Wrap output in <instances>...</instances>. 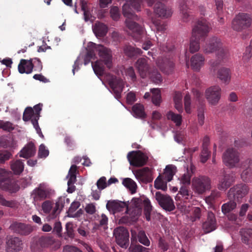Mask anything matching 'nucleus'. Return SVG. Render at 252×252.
I'll return each instance as SVG.
<instances>
[{
    "label": "nucleus",
    "instance_id": "338daca9",
    "mask_svg": "<svg viewBox=\"0 0 252 252\" xmlns=\"http://www.w3.org/2000/svg\"><path fill=\"white\" fill-rule=\"evenodd\" d=\"M125 72L126 75L130 77L132 81L134 82L136 80V76L133 67H128L126 69Z\"/></svg>",
    "mask_w": 252,
    "mask_h": 252
},
{
    "label": "nucleus",
    "instance_id": "b1692460",
    "mask_svg": "<svg viewBox=\"0 0 252 252\" xmlns=\"http://www.w3.org/2000/svg\"><path fill=\"white\" fill-rule=\"evenodd\" d=\"M192 0H181L179 4L180 13L183 21L187 22L189 20L190 7L192 4Z\"/></svg>",
    "mask_w": 252,
    "mask_h": 252
},
{
    "label": "nucleus",
    "instance_id": "79ce46f5",
    "mask_svg": "<svg viewBox=\"0 0 252 252\" xmlns=\"http://www.w3.org/2000/svg\"><path fill=\"white\" fill-rule=\"evenodd\" d=\"M148 76H149L151 80L156 84H159L162 81V78L161 75L158 71V69L155 68H153V69L151 70L149 74H148Z\"/></svg>",
    "mask_w": 252,
    "mask_h": 252
},
{
    "label": "nucleus",
    "instance_id": "1a4fd4ad",
    "mask_svg": "<svg viewBox=\"0 0 252 252\" xmlns=\"http://www.w3.org/2000/svg\"><path fill=\"white\" fill-rule=\"evenodd\" d=\"M127 158L130 165L135 167H142L145 165L148 160L147 156L141 151L129 152Z\"/></svg>",
    "mask_w": 252,
    "mask_h": 252
},
{
    "label": "nucleus",
    "instance_id": "0eeeda50",
    "mask_svg": "<svg viewBox=\"0 0 252 252\" xmlns=\"http://www.w3.org/2000/svg\"><path fill=\"white\" fill-rule=\"evenodd\" d=\"M192 187L195 192L202 194L211 188V179L207 176L199 175L192 180Z\"/></svg>",
    "mask_w": 252,
    "mask_h": 252
},
{
    "label": "nucleus",
    "instance_id": "f257e3e1",
    "mask_svg": "<svg viewBox=\"0 0 252 252\" xmlns=\"http://www.w3.org/2000/svg\"><path fill=\"white\" fill-rule=\"evenodd\" d=\"M141 2V0H128L123 6V15L126 18V26L130 31L129 34L136 41L141 39L144 31L142 26L135 21H139L140 18L133 12L132 8L140 11Z\"/></svg>",
    "mask_w": 252,
    "mask_h": 252
},
{
    "label": "nucleus",
    "instance_id": "7c9ffc66",
    "mask_svg": "<svg viewBox=\"0 0 252 252\" xmlns=\"http://www.w3.org/2000/svg\"><path fill=\"white\" fill-rule=\"evenodd\" d=\"M240 233L242 242L252 248V229H243Z\"/></svg>",
    "mask_w": 252,
    "mask_h": 252
},
{
    "label": "nucleus",
    "instance_id": "69168bd1",
    "mask_svg": "<svg viewBox=\"0 0 252 252\" xmlns=\"http://www.w3.org/2000/svg\"><path fill=\"white\" fill-rule=\"evenodd\" d=\"M96 186L99 189L102 190L107 187L106 178L103 176L100 177L96 182Z\"/></svg>",
    "mask_w": 252,
    "mask_h": 252
},
{
    "label": "nucleus",
    "instance_id": "a18cd8bd",
    "mask_svg": "<svg viewBox=\"0 0 252 252\" xmlns=\"http://www.w3.org/2000/svg\"><path fill=\"white\" fill-rule=\"evenodd\" d=\"M122 183L125 187L131 191L132 193H134L136 192V184L135 182L130 178H127L124 179Z\"/></svg>",
    "mask_w": 252,
    "mask_h": 252
},
{
    "label": "nucleus",
    "instance_id": "4468645a",
    "mask_svg": "<svg viewBox=\"0 0 252 252\" xmlns=\"http://www.w3.org/2000/svg\"><path fill=\"white\" fill-rule=\"evenodd\" d=\"M157 65L166 74L172 73L174 69L175 63L172 58L169 56L160 57L157 61Z\"/></svg>",
    "mask_w": 252,
    "mask_h": 252
},
{
    "label": "nucleus",
    "instance_id": "c756f323",
    "mask_svg": "<svg viewBox=\"0 0 252 252\" xmlns=\"http://www.w3.org/2000/svg\"><path fill=\"white\" fill-rule=\"evenodd\" d=\"M65 200L68 203L69 199H65V197H60L56 203L55 206L53 208V211L50 215L51 219L56 218L60 213L61 211L64 206Z\"/></svg>",
    "mask_w": 252,
    "mask_h": 252
},
{
    "label": "nucleus",
    "instance_id": "412c9836",
    "mask_svg": "<svg viewBox=\"0 0 252 252\" xmlns=\"http://www.w3.org/2000/svg\"><path fill=\"white\" fill-rule=\"evenodd\" d=\"M23 248V243L18 237H9L6 242L7 252H19Z\"/></svg>",
    "mask_w": 252,
    "mask_h": 252
},
{
    "label": "nucleus",
    "instance_id": "4d7b16f0",
    "mask_svg": "<svg viewBox=\"0 0 252 252\" xmlns=\"http://www.w3.org/2000/svg\"><path fill=\"white\" fill-rule=\"evenodd\" d=\"M198 122L200 126H202L204 123V106L203 104H201L200 107L198 109Z\"/></svg>",
    "mask_w": 252,
    "mask_h": 252
},
{
    "label": "nucleus",
    "instance_id": "aec40b11",
    "mask_svg": "<svg viewBox=\"0 0 252 252\" xmlns=\"http://www.w3.org/2000/svg\"><path fill=\"white\" fill-rule=\"evenodd\" d=\"M240 167L243 169L241 178L245 182L252 181V160L249 158L241 161Z\"/></svg>",
    "mask_w": 252,
    "mask_h": 252
},
{
    "label": "nucleus",
    "instance_id": "e2e57ef3",
    "mask_svg": "<svg viewBox=\"0 0 252 252\" xmlns=\"http://www.w3.org/2000/svg\"><path fill=\"white\" fill-rule=\"evenodd\" d=\"M184 105L186 112L190 114L191 113L190 109V96L189 94H186L184 97Z\"/></svg>",
    "mask_w": 252,
    "mask_h": 252
},
{
    "label": "nucleus",
    "instance_id": "c9c22d12",
    "mask_svg": "<svg viewBox=\"0 0 252 252\" xmlns=\"http://www.w3.org/2000/svg\"><path fill=\"white\" fill-rule=\"evenodd\" d=\"M93 31L97 37H102L106 34L108 29L105 24L98 22L95 23Z\"/></svg>",
    "mask_w": 252,
    "mask_h": 252
},
{
    "label": "nucleus",
    "instance_id": "5fc2aeb1",
    "mask_svg": "<svg viewBox=\"0 0 252 252\" xmlns=\"http://www.w3.org/2000/svg\"><path fill=\"white\" fill-rule=\"evenodd\" d=\"M65 234H66V236H65L64 238L65 239H67L66 236L68 237L73 238L74 237V232L73 228V224L71 222H68L66 223L65 225Z\"/></svg>",
    "mask_w": 252,
    "mask_h": 252
},
{
    "label": "nucleus",
    "instance_id": "0e129e2a",
    "mask_svg": "<svg viewBox=\"0 0 252 252\" xmlns=\"http://www.w3.org/2000/svg\"><path fill=\"white\" fill-rule=\"evenodd\" d=\"M11 154L7 150H0V163H3L5 161L8 160Z\"/></svg>",
    "mask_w": 252,
    "mask_h": 252
},
{
    "label": "nucleus",
    "instance_id": "37998d69",
    "mask_svg": "<svg viewBox=\"0 0 252 252\" xmlns=\"http://www.w3.org/2000/svg\"><path fill=\"white\" fill-rule=\"evenodd\" d=\"M166 117L168 120L172 121L177 126H180L182 124V117L180 114H175L172 111H169L166 114Z\"/></svg>",
    "mask_w": 252,
    "mask_h": 252
},
{
    "label": "nucleus",
    "instance_id": "a19ab883",
    "mask_svg": "<svg viewBox=\"0 0 252 252\" xmlns=\"http://www.w3.org/2000/svg\"><path fill=\"white\" fill-rule=\"evenodd\" d=\"M151 92L152 94V102L155 105L159 106L161 102V97L160 90L159 89H151Z\"/></svg>",
    "mask_w": 252,
    "mask_h": 252
},
{
    "label": "nucleus",
    "instance_id": "6ab92c4d",
    "mask_svg": "<svg viewBox=\"0 0 252 252\" xmlns=\"http://www.w3.org/2000/svg\"><path fill=\"white\" fill-rule=\"evenodd\" d=\"M205 94L209 102L211 105H216L220 98L221 89L217 86L211 87L206 90Z\"/></svg>",
    "mask_w": 252,
    "mask_h": 252
},
{
    "label": "nucleus",
    "instance_id": "864d4df0",
    "mask_svg": "<svg viewBox=\"0 0 252 252\" xmlns=\"http://www.w3.org/2000/svg\"><path fill=\"white\" fill-rule=\"evenodd\" d=\"M191 174L187 171L179 178L182 186H189L190 184Z\"/></svg>",
    "mask_w": 252,
    "mask_h": 252
},
{
    "label": "nucleus",
    "instance_id": "58836bf2",
    "mask_svg": "<svg viewBox=\"0 0 252 252\" xmlns=\"http://www.w3.org/2000/svg\"><path fill=\"white\" fill-rule=\"evenodd\" d=\"M168 182V181H166V180L163 178L162 175L160 174L155 181V188L157 189L165 191L167 189V183Z\"/></svg>",
    "mask_w": 252,
    "mask_h": 252
},
{
    "label": "nucleus",
    "instance_id": "9b49d317",
    "mask_svg": "<svg viewBox=\"0 0 252 252\" xmlns=\"http://www.w3.org/2000/svg\"><path fill=\"white\" fill-rule=\"evenodd\" d=\"M52 190L43 184H40L31 193V197L35 202L41 201L51 197Z\"/></svg>",
    "mask_w": 252,
    "mask_h": 252
},
{
    "label": "nucleus",
    "instance_id": "bf43d9fd",
    "mask_svg": "<svg viewBox=\"0 0 252 252\" xmlns=\"http://www.w3.org/2000/svg\"><path fill=\"white\" fill-rule=\"evenodd\" d=\"M41 207L44 213L49 214L53 208V204L51 201L46 200L43 202Z\"/></svg>",
    "mask_w": 252,
    "mask_h": 252
},
{
    "label": "nucleus",
    "instance_id": "2eb2a0df",
    "mask_svg": "<svg viewBox=\"0 0 252 252\" xmlns=\"http://www.w3.org/2000/svg\"><path fill=\"white\" fill-rule=\"evenodd\" d=\"M155 197L160 206L163 209L168 211H171L175 209L174 201L169 195L162 194L160 192L158 191L156 193Z\"/></svg>",
    "mask_w": 252,
    "mask_h": 252
},
{
    "label": "nucleus",
    "instance_id": "f704fd0d",
    "mask_svg": "<svg viewBox=\"0 0 252 252\" xmlns=\"http://www.w3.org/2000/svg\"><path fill=\"white\" fill-rule=\"evenodd\" d=\"M132 114L138 118L144 119L146 117L144 106L140 103H136L132 107Z\"/></svg>",
    "mask_w": 252,
    "mask_h": 252
},
{
    "label": "nucleus",
    "instance_id": "13d9d810",
    "mask_svg": "<svg viewBox=\"0 0 252 252\" xmlns=\"http://www.w3.org/2000/svg\"><path fill=\"white\" fill-rule=\"evenodd\" d=\"M158 246L164 252L167 251L169 248L168 243L162 237H160L158 239Z\"/></svg>",
    "mask_w": 252,
    "mask_h": 252
},
{
    "label": "nucleus",
    "instance_id": "ddd939ff",
    "mask_svg": "<svg viewBox=\"0 0 252 252\" xmlns=\"http://www.w3.org/2000/svg\"><path fill=\"white\" fill-rule=\"evenodd\" d=\"M114 235L116 243L122 248H126L129 245V233L123 226H119L114 230Z\"/></svg>",
    "mask_w": 252,
    "mask_h": 252
},
{
    "label": "nucleus",
    "instance_id": "2f4dec72",
    "mask_svg": "<svg viewBox=\"0 0 252 252\" xmlns=\"http://www.w3.org/2000/svg\"><path fill=\"white\" fill-rule=\"evenodd\" d=\"M217 76L221 82L228 84L231 79L230 70L226 67H221L218 71Z\"/></svg>",
    "mask_w": 252,
    "mask_h": 252
},
{
    "label": "nucleus",
    "instance_id": "f8f14e48",
    "mask_svg": "<svg viewBox=\"0 0 252 252\" xmlns=\"http://www.w3.org/2000/svg\"><path fill=\"white\" fill-rule=\"evenodd\" d=\"M222 159L225 165L230 168H233L240 161L239 154L234 148H228L223 153Z\"/></svg>",
    "mask_w": 252,
    "mask_h": 252
},
{
    "label": "nucleus",
    "instance_id": "4be33fe9",
    "mask_svg": "<svg viewBox=\"0 0 252 252\" xmlns=\"http://www.w3.org/2000/svg\"><path fill=\"white\" fill-rule=\"evenodd\" d=\"M109 85L112 89L115 97L117 99L120 98L124 87V82L123 80L121 78L112 75L109 80Z\"/></svg>",
    "mask_w": 252,
    "mask_h": 252
},
{
    "label": "nucleus",
    "instance_id": "c03bdc74",
    "mask_svg": "<svg viewBox=\"0 0 252 252\" xmlns=\"http://www.w3.org/2000/svg\"><path fill=\"white\" fill-rule=\"evenodd\" d=\"M77 167L75 165H72L68 172V176L69 178L67 182L68 186L73 184L76 181V171Z\"/></svg>",
    "mask_w": 252,
    "mask_h": 252
},
{
    "label": "nucleus",
    "instance_id": "603ef678",
    "mask_svg": "<svg viewBox=\"0 0 252 252\" xmlns=\"http://www.w3.org/2000/svg\"><path fill=\"white\" fill-rule=\"evenodd\" d=\"M0 128L4 131L11 132L14 129L15 126L10 122L0 120Z\"/></svg>",
    "mask_w": 252,
    "mask_h": 252
},
{
    "label": "nucleus",
    "instance_id": "9d476101",
    "mask_svg": "<svg viewBox=\"0 0 252 252\" xmlns=\"http://www.w3.org/2000/svg\"><path fill=\"white\" fill-rule=\"evenodd\" d=\"M249 191L248 186L245 184L241 183L230 188L228 192L227 196L229 199H234L239 201L248 193Z\"/></svg>",
    "mask_w": 252,
    "mask_h": 252
},
{
    "label": "nucleus",
    "instance_id": "f3484780",
    "mask_svg": "<svg viewBox=\"0 0 252 252\" xmlns=\"http://www.w3.org/2000/svg\"><path fill=\"white\" fill-rule=\"evenodd\" d=\"M135 67L137 69L141 77H147L153 69L148 63V58H139L135 63Z\"/></svg>",
    "mask_w": 252,
    "mask_h": 252
},
{
    "label": "nucleus",
    "instance_id": "ea45409f",
    "mask_svg": "<svg viewBox=\"0 0 252 252\" xmlns=\"http://www.w3.org/2000/svg\"><path fill=\"white\" fill-rule=\"evenodd\" d=\"M236 203L234 200H230L221 206V211L224 215L229 214L236 208Z\"/></svg>",
    "mask_w": 252,
    "mask_h": 252
},
{
    "label": "nucleus",
    "instance_id": "473e14b6",
    "mask_svg": "<svg viewBox=\"0 0 252 252\" xmlns=\"http://www.w3.org/2000/svg\"><path fill=\"white\" fill-rule=\"evenodd\" d=\"M124 53L129 58L136 57L142 54V51L138 48H135L129 45H126L123 48Z\"/></svg>",
    "mask_w": 252,
    "mask_h": 252
},
{
    "label": "nucleus",
    "instance_id": "5701e85b",
    "mask_svg": "<svg viewBox=\"0 0 252 252\" xmlns=\"http://www.w3.org/2000/svg\"><path fill=\"white\" fill-rule=\"evenodd\" d=\"M106 208L113 213L121 212L125 208L126 209V213L130 210V206L128 207L126 202L117 200L109 201L106 204Z\"/></svg>",
    "mask_w": 252,
    "mask_h": 252
},
{
    "label": "nucleus",
    "instance_id": "4c0bfd02",
    "mask_svg": "<svg viewBox=\"0 0 252 252\" xmlns=\"http://www.w3.org/2000/svg\"><path fill=\"white\" fill-rule=\"evenodd\" d=\"M0 205L15 210L18 208L19 203L15 200H7L2 195L0 194Z\"/></svg>",
    "mask_w": 252,
    "mask_h": 252
},
{
    "label": "nucleus",
    "instance_id": "39448f33",
    "mask_svg": "<svg viewBox=\"0 0 252 252\" xmlns=\"http://www.w3.org/2000/svg\"><path fill=\"white\" fill-rule=\"evenodd\" d=\"M61 246V242L56 240L52 236L49 235L42 236L33 242L31 245L32 251L36 252H39L41 248L51 247L53 250L59 249Z\"/></svg>",
    "mask_w": 252,
    "mask_h": 252
},
{
    "label": "nucleus",
    "instance_id": "6e6d98bb",
    "mask_svg": "<svg viewBox=\"0 0 252 252\" xmlns=\"http://www.w3.org/2000/svg\"><path fill=\"white\" fill-rule=\"evenodd\" d=\"M129 250L131 252H148L149 250L148 248L144 247L139 244L134 245L132 243Z\"/></svg>",
    "mask_w": 252,
    "mask_h": 252
},
{
    "label": "nucleus",
    "instance_id": "423d86ee",
    "mask_svg": "<svg viewBox=\"0 0 252 252\" xmlns=\"http://www.w3.org/2000/svg\"><path fill=\"white\" fill-rule=\"evenodd\" d=\"M0 188L10 193L16 192L19 189V187L12 178V173L4 169H0Z\"/></svg>",
    "mask_w": 252,
    "mask_h": 252
},
{
    "label": "nucleus",
    "instance_id": "c85d7f7f",
    "mask_svg": "<svg viewBox=\"0 0 252 252\" xmlns=\"http://www.w3.org/2000/svg\"><path fill=\"white\" fill-rule=\"evenodd\" d=\"M154 12L159 17L168 18L171 16L172 11L169 8H167L161 2H157L154 6Z\"/></svg>",
    "mask_w": 252,
    "mask_h": 252
},
{
    "label": "nucleus",
    "instance_id": "f03ea898",
    "mask_svg": "<svg viewBox=\"0 0 252 252\" xmlns=\"http://www.w3.org/2000/svg\"><path fill=\"white\" fill-rule=\"evenodd\" d=\"M143 208L144 215L147 221L151 220V213L152 206L150 200L145 196L139 198H133L130 202V210L127 214L129 216L125 215L119 219V224H130L136 221L142 212Z\"/></svg>",
    "mask_w": 252,
    "mask_h": 252
},
{
    "label": "nucleus",
    "instance_id": "dca6fc26",
    "mask_svg": "<svg viewBox=\"0 0 252 252\" xmlns=\"http://www.w3.org/2000/svg\"><path fill=\"white\" fill-rule=\"evenodd\" d=\"M95 49L106 66L110 69L112 67V55L111 50L101 45H95Z\"/></svg>",
    "mask_w": 252,
    "mask_h": 252
},
{
    "label": "nucleus",
    "instance_id": "49530a36",
    "mask_svg": "<svg viewBox=\"0 0 252 252\" xmlns=\"http://www.w3.org/2000/svg\"><path fill=\"white\" fill-rule=\"evenodd\" d=\"M11 169L15 174H19L24 170V163L20 160H17L11 165Z\"/></svg>",
    "mask_w": 252,
    "mask_h": 252
},
{
    "label": "nucleus",
    "instance_id": "cd10ccee",
    "mask_svg": "<svg viewBox=\"0 0 252 252\" xmlns=\"http://www.w3.org/2000/svg\"><path fill=\"white\" fill-rule=\"evenodd\" d=\"M205 62L204 57L199 53L192 56L190 59L191 68L196 71H199L204 65Z\"/></svg>",
    "mask_w": 252,
    "mask_h": 252
},
{
    "label": "nucleus",
    "instance_id": "e433bc0d",
    "mask_svg": "<svg viewBox=\"0 0 252 252\" xmlns=\"http://www.w3.org/2000/svg\"><path fill=\"white\" fill-rule=\"evenodd\" d=\"M176 172V167L172 164L167 165L164 170V172L162 174L163 178L166 181H171L173 177V176Z\"/></svg>",
    "mask_w": 252,
    "mask_h": 252
},
{
    "label": "nucleus",
    "instance_id": "a211bd4d",
    "mask_svg": "<svg viewBox=\"0 0 252 252\" xmlns=\"http://www.w3.org/2000/svg\"><path fill=\"white\" fill-rule=\"evenodd\" d=\"M9 228L14 233L21 235H28L33 231L32 227L31 225L18 221L13 222Z\"/></svg>",
    "mask_w": 252,
    "mask_h": 252
},
{
    "label": "nucleus",
    "instance_id": "de8ad7c7",
    "mask_svg": "<svg viewBox=\"0 0 252 252\" xmlns=\"http://www.w3.org/2000/svg\"><path fill=\"white\" fill-rule=\"evenodd\" d=\"M34 118V113L33 109L31 107H27L23 113V120L27 122L30 120L32 123V120Z\"/></svg>",
    "mask_w": 252,
    "mask_h": 252
},
{
    "label": "nucleus",
    "instance_id": "680f3d73",
    "mask_svg": "<svg viewBox=\"0 0 252 252\" xmlns=\"http://www.w3.org/2000/svg\"><path fill=\"white\" fill-rule=\"evenodd\" d=\"M49 151L46 148L45 146L42 144L39 147L38 153V157L41 158H45L49 155Z\"/></svg>",
    "mask_w": 252,
    "mask_h": 252
},
{
    "label": "nucleus",
    "instance_id": "72a5a7b5",
    "mask_svg": "<svg viewBox=\"0 0 252 252\" xmlns=\"http://www.w3.org/2000/svg\"><path fill=\"white\" fill-rule=\"evenodd\" d=\"M35 153V148L32 142L29 143L20 152V157L28 158Z\"/></svg>",
    "mask_w": 252,
    "mask_h": 252
},
{
    "label": "nucleus",
    "instance_id": "09e8293b",
    "mask_svg": "<svg viewBox=\"0 0 252 252\" xmlns=\"http://www.w3.org/2000/svg\"><path fill=\"white\" fill-rule=\"evenodd\" d=\"M216 12L218 15L220 20L219 21L220 23H223V18L221 17L223 13V1L222 0H216Z\"/></svg>",
    "mask_w": 252,
    "mask_h": 252
},
{
    "label": "nucleus",
    "instance_id": "3c124183",
    "mask_svg": "<svg viewBox=\"0 0 252 252\" xmlns=\"http://www.w3.org/2000/svg\"><path fill=\"white\" fill-rule=\"evenodd\" d=\"M138 239L139 242L145 246H150V241L146 236L144 231L140 230L138 232Z\"/></svg>",
    "mask_w": 252,
    "mask_h": 252
},
{
    "label": "nucleus",
    "instance_id": "8fccbe9b",
    "mask_svg": "<svg viewBox=\"0 0 252 252\" xmlns=\"http://www.w3.org/2000/svg\"><path fill=\"white\" fill-rule=\"evenodd\" d=\"M93 70L97 76H102L104 74V69L103 65L98 61L95 62L94 63H92Z\"/></svg>",
    "mask_w": 252,
    "mask_h": 252
},
{
    "label": "nucleus",
    "instance_id": "052dcab7",
    "mask_svg": "<svg viewBox=\"0 0 252 252\" xmlns=\"http://www.w3.org/2000/svg\"><path fill=\"white\" fill-rule=\"evenodd\" d=\"M210 156V152L209 151L208 148H203L200 155V161L202 163H205L207 161L208 158Z\"/></svg>",
    "mask_w": 252,
    "mask_h": 252
},
{
    "label": "nucleus",
    "instance_id": "6e6552de",
    "mask_svg": "<svg viewBox=\"0 0 252 252\" xmlns=\"http://www.w3.org/2000/svg\"><path fill=\"white\" fill-rule=\"evenodd\" d=\"M252 24L251 16L247 13H239L232 21V29L237 32H241L250 27Z\"/></svg>",
    "mask_w": 252,
    "mask_h": 252
},
{
    "label": "nucleus",
    "instance_id": "774afa93",
    "mask_svg": "<svg viewBox=\"0 0 252 252\" xmlns=\"http://www.w3.org/2000/svg\"><path fill=\"white\" fill-rule=\"evenodd\" d=\"M110 13L111 17L113 20L116 21L119 19L120 17V11L118 7H112L110 10Z\"/></svg>",
    "mask_w": 252,
    "mask_h": 252
},
{
    "label": "nucleus",
    "instance_id": "a878e982",
    "mask_svg": "<svg viewBox=\"0 0 252 252\" xmlns=\"http://www.w3.org/2000/svg\"><path fill=\"white\" fill-rule=\"evenodd\" d=\"M235 174L233 172L224 174L219 182L218 189L220 190H225L235 181Z\"/></svg>",
    "mask_w": 252,
    "mask_h": 252
},
{
    "label": "nucleus",
    "instance_id": "393cba45",
    "mask_svg": "<svg viewBox=\"0 0 252 252\" xmlns=\"http://www.w3.org/2000/svg\"><path fill=\"white\" fill-rule=\"evenodd\" d=\"M217 223L214 214L212 212L208 213L207 220L202 224L203 229L205 233H210L216 229Z\"/></svg>",
    "mask_w": 252,
    "mask_h": 252
},
{
    "label": "nucleus",
    "instance_id": "20e7f679",
    "mask_svg": "<svg viewBox=\"0 0 252 252\" xmlns=\"http://www.w3.org/2000/svg\"><path fill=\"white\" fill-rule=\"evenodd\" d=\"M203 52L206 54L217 52V60L211 61L210 64L212 69L215 70L216 67L219 65L221 61L227 57V50L222 48V43L220 38L213 36L208 40L203 47Z\"/></svg>",
    "mask_w": 252,
    "mask_h": 252
},
{
    "label": "nucleus",
    "instance_id": "bb28decb",
    "mask_svg": "<svg viewBox=\"0 0 252 252\" xmlns=\"http://www.w3.org/2000/svg\"><path fill=\"white\" fill-rule=\"evenodd\" d=\"M33 59H21L18 66L19 73L21 74H30L32 72L33 68Z\"/></svg>",
    "mask_w": 252,
    "mask_h": 252
},
{
    "label": "nucleus",
    "instance_id": "7ed1b4c3",
    "mask_svg": "<svg viewBox=\"0 0 252 252\" xmlns=\"http://www.w3.org/2000/svg\"><path fill=\"white\" fill-rule=\"evenodd\" d=\"M211 29L210 25L205 19L199 20L192 29V36L190 41L189 52L194 53L200 49V40H204Z\"/></svg>",
    "mask_w": 252,
    "mask_h": 252
}]
</instances>
